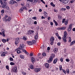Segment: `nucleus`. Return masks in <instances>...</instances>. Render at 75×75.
<instances>
[{"label": "nucleus", "instance_id": "8fccbe9b", "mask_svg": "<svg viewBox=\"0 0 75 75\" xmlns=\"http://www.w3.org/2000/svg\"><path fill=\"white\" fill-rule=\"evenodd\" d=\"M24 10V7H22L21 9V11H23Z\"/></svg>", "mask_w": 75, "mask_h": 75}, {"label": "nucleus", "instance_id": "69168bd1", "mask_svg": "<svg viewBox=\"0 0 75 75\" xmlns=\"http://www.w3.org/2000/svg\"><path fill=\"white\" fill-rule=\"evenodd\" d=\"M57 45H59V46L60 45H61V43H59V42L57 43Z\"/></svg>", "mask_w": 75, "mask_h": 75}, {"label": "nucleus", "instance_id": "c85d7f7f", "mask_svg": "<svg viewBox=\"0 0 75 75\" xmlns=\"http://www.w3.org/2000/svg\"><path fill=\"white\" fill-rule=\"evenodd\" d=\"M2 41L3 42H4V43H6V41H7V40L6 39H3L2 40Z\"/></svg>", "mask_w": 75, "mask_h": 75}, {"label": "nucleus", "instance_id": "338daca9", "mask_svg": "<svg viewBox=\"0 0 75 75\" xmlns=\"http://www.w3.org/2000/svg\"><path fill=\"white\" fill-rule=\"evenodd\" d=\"M48 20H51V17H48Z\"/></svg>", "mask_w": 75, "mask_h": 75}, {"label": "nucleus", "instance_id": "473e14b6", "mask_svg": "<svg viewBox=\"0 0 75 75\" xmlns=\"http://www.w3.org/2000/svg\"><path fill=\"white\" fill-rule=\"evenodd\" d=\"M59 71H61L62 69V65H60L59 66Z\"/></svg>", "mask_w": 75, "mask_h": 75}, {"label": "nucleus", "instance_id": "9b49d317", "mask_svg": "<svg viewBox=\"0 0 75 75\" xmlns=\"http://www.w3.org/2000/svg\"><path fill=\"white\" fill-rule=\"evenodd\" d=\"M16 3V2L14 0H11L9 1V3L10 4H14Z\"/></svg>", "mask_w": 75, "mask_h": 75}, {"label": "nucleus", "instance_id": "052dcab7", "mask_svg": "<svg viewBox=\"0 0 75 75\" xmlns=\"http://www.w3.org/2000/svg\"><path fill=\"white\" fill-rule=\"evenodd\" d=\"M57 37L58 39H59L60 40H61V38L60 36H59Z\"/></svg>", "mask_w": 75, "mask_h": 75}, {"label": "nucleus", "instance_id": "774afa93", "mask_svg": "<svg viewBox=\"0 0 75 75\" xmlns=\"http://www.w3.org/2000/svg\"><path fill=\"white\" fill-rule=\"evenodd\" d=\"M72 30L73 31H75V28H73Z\"/></svg>", "mask_w": 75, "mask_h": 75}, {"label": "nucleus", "instance_id": "0eeeda50", "mask_svg": "<svg viewBox=\"0 0 75 75\" xmlns=\"http://www.w3.org/2000/svg\"><path fill=\"white\" fill-rule=\"evenodd\" d=\"M34 32V30H29L27 32V34L28 35H31L32 33H33Z\"/></svg>", "mask_w": 75, "mask_h": 75}, {"label": "nucleus", "instance_id": "c756f323", "mask_svg": "<svg viewBox=\"0 0 75 75\" xmlns=\"http://www.w3.org/2000/svg\"><path fill=\"white\" fill-rule=\"evenodd\" d=\"M23 40H25H25H27V37L25 36H23Z\"/></svg>", "mask_w": 75, "mask_h": 75}, {"label": "nucleus", "instance_id": "aec40b11", "mask_svg": "<svg viewBox=\"0 0 75 75\" xmlns=\"http://www.w3.org/2000/svg\"><path fill=\"white\" fill-rule=\"evenodd\" d=\"M53 21L54 23L56 26H57L58 25V23L57 22V21H55V20H53Z\"/></svg>", "mask_w": 75, "mask_h": 75}, {"label": "nucleus", "instance_id": "ddd939ff", "mask_svg": "<svg viewBox=\"0 0 75 75\" xmlns=\"http://www.w3.org/2000/svg\"><path fill=\"white\" fill-rule=\"evenodd\" d=\"M8 17V16L7 15L5 16V17L3 18V20L4 21H7V18Z\"/></svg>", "mask_w": 75, "mask_h": 75}, {"label": "nucleus", "instance_id": "b1692460", "mask_svg": "<svg viewBox=\"0 0 75 75\" xmlns=\"http://www.w3.org/2000/svg\"><path fill=\"white\" fill-rule=\"evenodd\" d=\"M11 17H8L7 18V21H10L11 20Z\"/></svg>", "mask_w": 75, "mask_h": 75}, {"label": "nucleus", "instance_id": "a19ab883", "mask_svg": "<svg viewBox=\"0 0 75 75\" xmlns=\"http://www.w3.org/2000/svg\"><path fill=\"white\" fill-rule=\"evenodd\" d=\"M61 10H62V11H65V10H66V8H61Z\"/></svg>", "mask_w": 75, "mask_h": 75}, {"label": "nucleus", "instance_id": "5fc2aeb1", "mask_svg": "<svg viewBox=\"0 0 75 75\" xmlns=\"http://www.w3.org/2000/svg\"><path fill=\"white\" fill-rule=\"evenodd\" d=\"M1 57H4L5 56H6V54H2L1 55Z\"/></svg>", "mask_w": 75, "mask_h": 75}, {"label": "nucleus", "instance_id": "4468645a", "mask_svg": "<svg viewBox=\"0 0 75 75\" xmlns=\"http://www.w3.org/2000/svg\"><path fill=\"white\" fill-rule=\"evenodd\" d=\"M54 40H55V38L53 36H52L50 39V42H54Z\"/></svg>", "mask_w": 75, "mask_h": 75}, {"label": "nucleus", "instance_id": "a878e982", "mask_svg": "<svg viewBox=\"0 0 75 75\" xmlns=\"http://www.w3.org/2000/svg\"><path fill=\"white\" fill-rule=\"evenodd\" d=\"M68 20H66V21L64 22V24L65 25H67V24H68Z\"/></svg>", "mask_w": 75, "mask_h": 75}, {"label": "nucleus", "instance_id": "f3484780", "mask_svg": "<svg viewBox=\"0 0 75 75\" xmlns=\"http://www.w3.org/2000/svg\"><path fill=\"white\" fill-rule=\"evenodd\" d=\"M75 43V40L71 42V43L70 44V46H72L73 45H74Z\"/></svg>", "mask_w": 75, "mask_h": 75}, {"label": "nucleus", "instance_id": "f8f14e48", "mask_svg": "<svg viewBox=\"0 0 75 75\" xmlns=\"http://www.w3.org/2000/svg\"><path fill=\"white\" fill-rule=\"evenodd\" d=\"M31 61L32 62L33 64H34V63L35 62V58H34V57H32L31 58Z\"/></svg>", "mask_w": 75, "mask_h": 75}, {"label": "nucleus", "instance_id": "e2e57ef3", "mask_svg": "<svg viewBox=\"0 0 75 75\" xmlns=\"http://www.w3.org/2000/svg\"><path fill=\"white\" fill-rule=\"evenodd\" d=\"M47 50L49 51V50H50V47H47Z\"/></svg>", "mask_w": 75, "mask_h": 75}, {"label": "nucleus", "instance_id": "13d9d810", "mask_svg": "<svg viewBox=\"0 0 75 75\" xmlns=\"http://www.w3.org/2000/svg\"><path fill=\"white\" fill-rule=\"evenodd\" d=\"M67 8L68 10H69L70 8V7L69 6H67Z\"/></svg>", "mask_w": 75, "mask_h": 75}, {"label": "nucleus", "instance_id": "4d7b16f0", "mask_svg": "<svg viewBox=\"0 0 75 75\" xmlns=\"http://www.w3.org/2000/svg\"><path fill=\"white\" fill-rule=\"evenodd\" d=\"M6 68L7 69H9V67L8 66H6Z\"/></svg>", "mask_w": 75, "mask_h": 75}, {"label": "nucleus", "instance_id": "09e8293b", "mask_svg": "<svg viewBox=\"0 0 75 75\" xmlns=\"http://www.w3.org/2000/svg\"><path fill=\"white\" fill-rule=\"evenodd\" d=\"M74 1H75V0H71L70 1V3H74Z\"/></svg>", "mask_w": 75, "mask_h": 75}, {"label": "nucleus", "instance_id": "cd10ccee", "mask_svg": "<svg viewBox=\"0 0 75 75\" xmlns=\"http://www.w3.org/2000/svg\"><path fill=\"white\" fill-rule=\"evenodd\" d=\"M50 5H51V6H52V7H54L55 6V4H53V2H52L50 3Z\"/></svg>", "mask_w": 75, "mask_h": 75}, {"label": "nucleus", "instance_id": "864d4df0", "mask_svg": "<svg viewBox=\"0 0 75 75\" xmlns=\"http://www.w3.org/2000/svg\"><path fill=\"white\" fill-rule=\"evenodd\" d=\"M63 60H64V59L62 57L60 59V61L61 62H63Z\"/></svg>", "mask_w": 75, "mask_h": 75}, {"label": "nucleus", "instance_id": "20e7f679", "mask_svg": "<svg viewBox=\"0 0 75 75\" xmlns=\"http://www.w3.org/2000/svg\"><path fill=\"white\" fill-rule=\"evenodd\" d=\"M34 70L35 72H38L39 71H41V68H35Z\"/></svg>", "mask_w": 75, "mask_h": 75}, {"label": "nucleus", "instance_id": "bb28decb", "mask_svg": "<svg viewBox=\"0 0 75 75\" xmlns=\"http://www.w3.org/2000/svg\"><path fill=\"white\" fill-rule=\"evenodd\" d=\"M1 54H7L8 53V52L7 51L4 52H3V51L1 52Z\"/></svg>", "mask_w": 75, "mask_h": 75}, {"label": "nucleus", "instance_id": "39448f33", "mask_svg": "<svg viewBox=\"0 0 75 75\" xmlns=\"http://www.w3.org/2000/svg\"><path fill=\"white\" fill-rule=\"evenodd\" d=\"M72 24H71L69 25L67 29V30L68 32H70L71 30L72 29Z\"/></svg>", "mask_w": 75, "mask_h": 75}, {"label": "nucleus", "instance_id": "de8ad7c7", "mask_svg": "<svg viewBox=\"0 0 75 75\" xmlns=\"http://www.w3.org/2000/svg\"><path fill=\"white\" fill-rule=\"evenodd\" d=\"M57 30H61V27L57 28Z\"/></svg>", "mask_w": 75, "mask_h": 75}, {"label": "nucleus", "instance_id": "5701e85b", "mask_svg": "<svg viewBox=\"0 0 75 75\" xmlns=\"http://www.w3.org/2000/svg\"><path fill=\"white\" fill-rule=\"evenodd\" d=\"M66 29V27H61V30H64Z\"/></svg>", "mask_w": 75, "mask_h": 75}, {"label": "nucleus", "instance_id": "dca6fc26", "mask_svg": "<svg viewBox=\"0 0 75 75\" xmlns=\"http://www.w3.org/2000/svg\"><path fill=\"white\" fill-rule=\"evenodd\" d=\"M45 66L47 68L50 67V64L48 63H46L45 64Z\"/></svg>", "mask_w": 75, "mask_h": 75}, {"label": "nucleus", "instance_id": "c9c22d12", "mask_svg": "<svg viewBox=\"0 0 75 75\" xmlns=\"http://www.w3.org/2000/svg\"><path fill=\"white\" fill-rule=\"evenodd\" d=\"M44 14L45 17L47 16V13L45 11L44 12Z\"/></svg>", "mask_w": 75, "mask_h": 75}, {"label": "nucleus", "instance_id": "ea45409f", "mask_svg": "<svg viewBox=\"0 0 75 75\" xmlns=\"http://www.w3.org/2000/svg\"><path fill=\"white\" fill-rule=\"evenodd\" d=\"M10 64L11 65H15V63L13 62H11L10 63Z\"/></svg>", "mask_w": 75, "mask_h": 75}, {"label": "nucleus", "instance_id": "423d86ee", "mask_svg": "<svg viewBox=\"0 0 75 75\" xmlns=\"http://www.w3.org/2000/svg\"><path fill=\"white\" fill-rule=\"evenodd\" d=\"M12 70L13 72H16L17 71V67H13L12 68Z\"/></svg>", "mask_w": 75, "mask_h": 75}, {"label": "nucleus", "instance_id": "e433bc0d", "mask_svg": "<svg viewBox=\"0 0 75 75\" xmlns=\"http://www.w3.org/2000/svg\"><path fill=\"white\" fill-rule=\"evenodd\" d=\"M54 52H57L58 51V49L55 48L54 50Z\"/></svg>", "mask_w": 75, "mask_h": 75}, {"label": "nucleus", "instance_id": "c03bdc74", "mask_svg": "<svg viewBox=\"0 0 75 75\" xmlns=\"http://www.w3.org/2000/svg\"><path fill=\"white\" fill-rule=\"evenodd\" d=\"M22 74H23V75H26V73L25 72H24L22 71Z\"/></svg>", "mask_w": 75, "mask_h": 75}, {"label": "nucleus", "instance_id": "f704fd0d", "mask_svg": "<svg viewBox=\"0 0 75 75\" xmlns=\"http://www.w3.org/2000/svg\"><path fill=\"white\" fill-rule=\"evenodd\" d=\"M62 71L63 72V73H64V74H67V72H66V70L64 69H62Z\"/></svg>", "mask_w": 75, "mask_h": 75}, {"label": "nucleus", "instance_id": "6e6552de", "mask_svg": "<svg viewBox=\"0 0 75 75\" xmlns=\"http://www.w3.org/2000/svg\"><path fill=\"white\" fill-rule=\"evenodd\" d=\"M2 33V35H2L3 37H6V35H5V32L4 31V30H1Z\"/></svg>", "mask_w": 75, "mask_h": 75}, {"label": "nucleus", "instance_id": "603ef678", "mask_svg": "<svg viewBox=\"0 0 75 75\" xmlns=\"http://www.w3.org/2000/svg\"><path fill=\"white\" fill-rule=\"evenodd\" d=\"M38 1V0H35L34 1V3H36Z\"/></svg>", "mask_w": 75, "mask_h": 75}, {"label": "nucleus", "instance_id": "2eb2a0df", "mask_svg": "<svg viewBox=\"0 0 75 75\" xmlns=\"http://www.w3.org/2000/svg\"><path fill=\"white\" fill-rule=\"evenodd\" d=\"M58 58H56V59H55L53 61V64H56L57 62V61H58Z\"/></svg>", "mask_w": 75, "mask_h": 75}, {"label": "nucleus", "instance_id": "f03ea898", "mask_svg": "<svg viewBox=\"0 0 75 75\" xmlns=\"http://www.w3.org/2000/svg\"><path fill=\"white\" fill-rule=\"evenodd\" d=\"M0 2L1 4H3L2 6V8H6V7H7L6 3H3V0H0Z\"/></svg>", "mask_w": 75, "mask_h": 75}, {"label": "nucleus", "instance_id": "9d476101", "mask_svg": "<svg viewBox=\"0 0 75 75\" xmlns=\"http://www.w3.org/2000/svg\"><path fill=\"white\" fill-rule=\"evenodd\" d=\"M20 42V39L19 38H17L16 39L15 42V44L16 45L18 44V42Z\"/></svg>", "mask_w": 75, "mask_h": 75}, {"label": "nucleus", "instance_id": "58836bf2", "mask_svg": "<svg viewBox=\"0 0 75 75\" xmlns=\"http://www.w3.org/2000/svg\"><path fill=\"white\" fill-rule=\"evenodd\" d=\"M66 71H67V74H69V69H66Z\"/></svg>", "mask_w": 75, "mask_h": 75}, {"label": "nucleus", "instance_id": "3c124183", "mask_svg": "<svg viewBox=\"0 0 75 75\" xmlns=\"http://www.w3.org/2000/svg\"><path fill=\"white\" fill-rule=\"evenodd\" d=\"M66 61L67 62H69L70 60H69V59H66Z\"/></svg>", "mask_w": 75, "mask_h": 75}, {"label": "nucleus", "instance_id": "7c9ffc66", "mask_svg": "<svg viewBox=\"0 0 75 75\" xmlns=\"http://www.w3.org/2000/svg\"><path fill=\"white\" fill-rule=\"evenodd\" d=\"M36 40H33L32 42V45H33V44H34V43H35L36 42Z\"/></svg>", "mask_w": 75, "mask_h": 75}, {"label": "nucleus", "instance_id": "72a5a7b5", "mask_svg": "<svg viewBox=\"0 0 75 75\" xmlns=\"http://www.w3.org/2000/svg\"><path fill=\"white\" fill-rule=\"evenodd\" d=\"M69 42H71V37H69Z\"/></svg>", "mask_w": 75, "mask_h": 75}, {"label": "nucleus", "instance_id": "412c9836", "mask_svg": "<svg viewBox=\"0 0 75 75\" xmlns=\"http://www.w3.org/2000/svg\"><path fill=\"white\" fill-rule=\"evenodd\" d=\"M62 39L64 41V42H67V39H66V38L64 37H63Z\"/></svg>", "mask_w": 75, "mask_h": 75}, {"label": "nucleus", "instance_id": "2f4dec72", "mask_svg": "<svg viewBox=\"0 0 75 75\" xmlns=\"http://www.w3.org/2000/svg\"><path fill=\"white\" fill-rule=\"evenodd\" d=\"M20 57L22 59H24V56L23 55H20Z\"/></svg>", "mask_w": 75, "mask_h": 75}, {"label": "nucleus", "instance_id": "bf43d9fd", "mask_svg": "<svg viewBox=\"0 0 75 75\" xmlns=\"http://www.w3.org/2000/svg\"><path fill=\"white\" fill-rule=\"evenodd\" d=\"M54 12H56V13H57L58 12L57 10L55 9H54Z\"/></svg>", "mask_w": 75, "mask_h": 75}, {"label": "nucleus", "instance_id": "6e6d98bb", "mask_svg": "<svg viewBox=\"0 0 75 75\" xmlns=\"http://www.w3.org/2000/svg\"><path fill=\"white\" fill-rule=\"evenodd\" d=\"M51 42L50 43V44L51 45H53V44H54V42L53 41H52V42Z\"/></svg>", "mask_w": 75, "mask_h": 75}, {"label": "nucleus", "instance_id": "0e129e2a", "mask_svg": "<svg viewBox=\"0 0 75 75\" xmlns=\"http://www.w3.org/2000/svg\"><path fill=\"white\" fill-rule=\"evenodd\" d=\"M33 19H34V20H36V19H37V18L35 17H33Z\"/></svg>", "mask_w": 75, "mask_h": 75}, {"label": "nucleus", "instance_id": "a211bd4d", "mask_svg": "<svg viewBox=\"0 0 75 75\" xmlns=\"http://www.w3.org/2000/svg\"><path fill=\"white\" fill-rule=\"evenodd\" d=\"M27 43L28 44L30 45H33V43H32V42L31 41H28L27 42Z\"/></svg>", "mask_w": 75, "mask_h": 75}, {"label": "nucleus", "instance_id": "37998d69", "mask_svg": "<svg viewBox=\"0 0 75 75\" xmlns=\"http://www.w3.org/2000/svg\"><path fill=\"white\" fill-rule=\"evenodd\" d=\"M1 13H2V14H3L4 13V10L3 9V10H2L1 11Z\"/></svg>", "mask_w": 75, "mask_h": 75}, {"label": "nucleus", "instance_id": "680f3d73", "mask_svg": "<svg viewBox=\"0 0 75 75\" xmlns=\"http://www.w3.org/2000/svg\"><path fill=\"white\" fill-rule=\"evenodd\" d=\"M37 24V21H35L34 22V24Z\"/></svg>", "mask_w": 75, "mask_h": 75}, {"label": "nucleus", "instance_id": "4c0bfd02", "mask_svg": "<svg viewBox=\"0 0 75 75\" xmlns=\"http://www.w3.org/2000/svg\"><path fill=\"white\" fill-rule=\"evenodd\" d=\"M66 20V19H62V24H64V23H65V21Z\"/></svg>", "mask_w": 75, "mask_h": 75}, {"label": "nucleus", "instance_id": "49530a36", "mask_svg": "<svg viewBox=\"0 0 75 75\" xmlns=\"http://www.w3.org/2000/svg\"><path fill=\"white\" fill-rule=\"evenodd\" d=\"M42 55L44 57H45L46 55H47V54H46V53H42Z\"/></svg>", "mask_w": 75, "mask_h": 75}, {"label": "nucleus", "instance_id": "6ab92c4d", "mask_svg": "<svg viewBox=\"0 0 75 75\" xmlns=\"http://www.w3.org/2000/svg\"><path fill=\"white\" fill-rule=\"evenodd\" d=\"M67 31H65L64 32V37H65V38H66V37H67Z\"/></svg>", "mask_w": 75, "mask_h": 75}, {"label": "nucleus", "instance_id": "a18cd8bd", "mask_svg": "<svg viewBox=\"0 0 75 75\" xmlns=\"http://www.w3.org/2000/svg\"><path fill=\"white\" fill-rule=\"evenodd\" d=\"M9 59L11 61H13V59L12 57H10L9 58Z\"/></svg>", "mask_w": 75, "mask_h": 75}, {"label": "nucleus", "instance_id": "393cba45", "mask_svg": "<svg viewBox=\"0 0 75 75\" xmlns=\"http://www.w3.org/2000/svg\"><path fill=\"white\" fill-rule=\"evenodd\" d=\"M30 69H34V66L33 64H31L30 66Z\"/></svg>", "mask_w": 75, "mask_h": 75}, {"label": "nucleus", "instance_id": "4be33fe9", "mask_svg": "<svg viewBox=\"0 0 75 75\" xmlns=\"http://www.w3.org/2000/svg\"><path fill=\"white\" fill-rule=\"evenodd\" d=\"M38 34H37L36 35H35V39L37 40L38 38Z\"/></svg>", "mask_w": 75, "mask_h": 75}, {"label": "nucleus", "instance_id": "79ce46f5", "mask_svg": "<svg viewBox=\"0 0 75 75\" xmlns=\"http://www.w3.org/2000/svg\"><path fill=\"white\" fill-rule=\"evenodd\" d=\"M17 52L18 54H20L21 53V51L19 50H18L17 51Z\"/></svg>", "mask_w": 75, "mask_h": 75}, {"label": "nucleus", "instance_id": "7ed1b4c3", "mask_svg": "<svg viewBox=\"0 0 75 75\" xmlns=\"http://www.w3.org/2000/svg\"><path fill=\"white\" fill-rule=\"evenodd\" d=\"M55 57V55L54 54H52V56H50V57L49 58V59L48 61V63H51V62H52V60H53V58Z\"/></svg>", "mask_w": 75, "mask_h": 75}, {"label": "nucleus", "instance_id": "f257e3e1", "mask_svg": "<svg viewBox=\"0 0 75 75\" xmlns=\"http://www.w3.org/2000/svg\"><path fill=\"white\" fill-rule=\"evenodd\" d=\"M25 45L24 44L22 43L21 44L19 45V47L18 48L16 49L15 51H18V50H22L23 52H25V54L28 55V53L26 51V50L24 49V48H25Z\"/></svg>", "mask_w": 75, "mask_h": 75}, {"label": "nucleus", "instance_id": "1a4fd4ad", "mask_svg": "<svg viewBox=\"0 0 75 75\" xmlns=\"http://www.w3.org/2000/svg\"><path fill=\"white\" fill-rule=\"evenodd\" d=\"M69 2V0H63L62 1V3L63 4H67Z\"/></svg>", "mask_w": 75, "mask_h": 75}]
</instances>
